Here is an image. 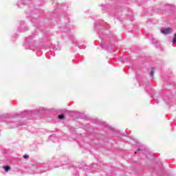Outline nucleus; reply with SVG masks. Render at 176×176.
I'll use <instances>...</instances> for the list:
<instances>
[{"label": "nucleus", "instance_id": "nucleus-1", "mask_svg": "<svg viewBox=\"0 0 176 176\" xmlns=\"http://www.w3.org/2000/svg\"><path fill=\"white\" fill-rule=\"evenodd\" d=\"M94 28L98 31V35L102 41L100 43V47L112 53V47L115 46L116 38L113 33L109 31V25L102 20H99L95 23Z\"/></svg>", "mask_w": 176, "mask_h": 176}, {"label": "nucleus", "instance_id": "nucleus-2", "mask_svg": "<svg viewBox=\"0 0 176 176\" xmlns=\"http://www.w3.org/2000/svg\"><path fill=\"white\" fill-rule=\"evenodd\" d=\"M61 166H64L65 168H69L72 175L73 176H79V174H80V170L85 171V170H88L90 171V173H96L97 170H101L100 168V166L97 165V164H93L92 165L89 166H87L85 162H82L80 164H78L76 166L74 165H69L67 164H55L54 167H61Z\"/></svg>", "mask_w": 176, "mask_h": 176}, {"label": "nucleus", "instance_id": "nucleus-3", "mask_svg": "<svg viewBox=\"0 0 176 176\" xmlns=\"http://www.w3.org/2000/svg\"><path fill=\"white\" fill-rule=\"evenodd\" d=\"M58 27L60 31L66 34L67 36L71 39L72 43H73V45H75L80 49H86V46L82 45L80 41L78 40L76 36L74 35V25H71L65 22L63 23H58Z\"/></svg>", "mask_w": 176, "mask_h": 176}, {"label": "nucleus", "instance_id": "nucleus-4", "mask_svg": "<svg viewBox=\"0 0 176 176\" xmlns=\"http://www.w3.org/2000/svg\"><path fill=\"white\" fill-rule=\"evenodd\" d=\"M50 164L49 163H43V164H37L34 168L33 170L30 173V174H42V173H46V171H49L50 168Z\"/></svg>", "mask_w": 176, "mask_h": 176}, {"label": "nucleus", "instance_id": "nucleus-5", "mask_svg": "<svg viewBox=\"0 0 176 176\" xmlns=\"http://www.w3.org/2000/svg\"><path fill=\"white\" fill-rule=\"evenodd\" d=\"M35 38V34H32V35L29 36L26 38L25 41L24 43V47L25 49H29L30 50H33L35 52L38 49H36V41L34 40Z\"/></svg>", "mask_w": 176, "mask_h": 176}, {"label": "nucleus", "instance_id": "nucleus-6", "mask_svg": "<svg viewBox=\"0 0 176 176\" xmlns=\"http://www.w3.org/2000/svg\"><path fill=\"white\" fill-rule=\"evenodd\" d=\"M43 112H46V109L44 107H40L39 109H36L33 111L25 110L20 114H18L17 116L19 118H28V116H32V115H35V113H43Z\"/></svg>", "mask_w": 176, "mask_h": 176}, {"label": "nucleus", "instance_id": "nucleus-7", "mask_svg": "<svg viewBox=\"0 0 176 176\" xmlns=\"http://www.w3.org/2000/svg\"><path fill=\"white\" fill-rule=\"evenodd\" d=\"M130 143L132 145L136 146L137 151L134 152L135 155H137V153H145L146 152V148H145V146L142 145L138 142H135V140H131Z\"/></svg>", "mask_w": 176, "mask_h": 176}, {"label": "nucleus", "instance_id": "nucleus-8", "mask_svg": "<svg viewBox=\"0 0 176 176\" xmlns=\"http://www.w3.org/2000/svg\"><path fill=\"white\" fill-rule=\"evenodd\" d=\"M8 127L10 129H14L19 127V126H24V122H17L16 118H10V121L7 123Z\"/></svg>", "mask_w": 176, "mask_h": 176}, {"label": "nucleus", "instance_id": "nucleus-9", "mask_svg": "<svg viewBox=\"0 0 176 176\" xmlns=\"http://www.w3.org/2000/svg\"><path fill=\"white\" fill-rule=\"evenodd\" d=\"M28 30V28L25 25V22L21 21V25L18 28L19 32H24Z\"/></svg>", "mask_w": 176, "mask_h": 176}, {"label": "nucleus", "instance_id": "nucleus-10", "mask_svg": "<svg viewBox=\"0 0 176 176\" xmlns=\"http://www.w3.org/2000/svg\"><path fill=\"white\" fill-rule=\"evenodd\" d=\"M44 49H53L54 50H60V47H58V45L56 46H54V45L52 43H49V45H47L46 47H44Z\"/></svg>", "mask_w": 176, "mask_h": 176}, {"label": "nucleus", "instance_id": "nucleus-11", "mask_svg": "<svg viewBox=\"0 0 176 176\" xmlns=\"http://www.w3.org/2000/svg\"><path fill=\"white\" fill-rule=\"evenodd\" d=\"M53 5L54 6H56V9H65V8H68V4L65 3L62 4L58 3L56 6V3H53Z\"/></svg>", "mask_w": 176, "mask_h": 176}, {"label": "nucleus", "instance_id": "nucleus-12", "mask_svg": "<svg viewBox=\"0 0 176 176\" xmlns=\"http://www.w3.org/2000/svg\"><path fill=\"white\" fill-rule=\"evenodd\" d=\"M31 22L32 23L33 25H34L35 27H39V24H41V23H39V19L36 18H32L31 19Z\"/></svg>", "mask_w": 176, "mask_h": 176}, {"label": "nucleus", "instance_id": "nucleus-13", "mask_svg": "<svg viewBox=\"0 0 176 176\" xmlns=\"http://www.w3.org/2000/svg\"><path fill=\"white\" fill-rule=\"evenodd\" d=\"M164 100L166 104H170L173 101V98L172 97L166 96V97L164 98Z\"/></svg>", "mask_w": 176, "mask_h": 176}, {"label": "nucleus", "instance_id": "nucleus-14", "mask_svg": "<svg viewBox=\"0 0 176 176\" xmlns=\"http://www.w3.org/2000/svg\"><path fill=\"white\" fill-rule=\"evenodd\" d=\"M162 34H164V35H167L168 34H170V28H166L161 30Z\"/></svg>", "mask_w": 176, "mask_h": 176}, {"label": "nucleus", "instance_id": "nucleus-15", "mask_svg": "<svg viewBox=\"0 0 176 176\" xmlns=\"http://www.w3.org/2000/svg\"><path fill=\"white\" fill-rule=\"evenodd\" d=\"M142 82L141 85L144 86V90H147V88L149 87V82H144V80Z\"/></svg>", "mask_w": 176, "mask_h": 176}, {"label": "nucleus", "instance_id": "nucleus-16", "mask_svg": "<svg viewBox=\"0 0 176 176\" xmlns=\"http://www.w3.org/2000/svg\"><path fill=\"white\" fill-rule=\"evenodd\" d=\"M2 168L4 169V171H6V173H8V171H10V170H11L10 166H9V165L3 166L2 167Z\"/></svg>", "mask_w": 176, "mask_h": 176}, {"label": "nucleus", "instance_id": "nucleus-17", "mask_svg": "<svg viewBox=\"0 0 176 176\" xmlns=\"http://www.w3.org/2000/svg\"><path fill=\"white\" fill-rule=\"evenodd\" d=\"M108 7H109V6L107 4L102 5V12H108Z\"/></svg>", "mask_w": 176, "mask_h": 176}, {"label": "nucleus", "instance_id": "nucleus-18", "mask_svg": "<svg viewBox=\"0 0 176 176\" xmlns=\"http://www.w3.org/2000/svg\"><path fill=\"white\" fill-rule=\"evenodd\" d=\"M58 119L60 120H64V119H65V115L64 113L58 115Z\"/></svg>", "mask_w": 176, "mask_h": 176}, {"label": "nucleus", "instance_id": "nucleus-19", "mask_svg": "<svg viewBox=\"0 0 176 176\" xmlns=\"http://www.w3.org/2000/svg\"><path fill=\"white\" fill-rule=\"evenodd\" d=\"M154 69H155L154 67H151V70L150 72V76H151V79H153V74H155Z\"/></svg>", "mask_w": 176, "mask_h": 176}, {"label": "nucleus", "instance_id": "nucleus-20", "mask_svg": "<svg viewBox=\"0 0 176 176\" xmlns=\"http://www.w3.org/2000/svg\"><path fill=\"white\" fill-rule=\"evenodd\" d=\"M28 2H30V0H21L20 1V4L21 5H27V3H28Z\"/></svg>", "mask_w": 176, "mask_h": 176}, {"label": "nucleus", "instance_id": "nucleus-21", "mask_svg": "<svg viewBox=\"0 0 176 176\" xmlns=\"http://www.w3.org/2000/svg\"><path fill=\"white\" fill-rule=\"evenodd\" d=\"M60 21H64L65 19H68V16H67V14H63L60 16Z\"/></svg>", "mask_w": 176, "mask_h": 176}, {"label": "nucleus", "instance_id": "nucleus-22", "mask_svg": "<svg viewBox=\"0 0 176 176\" xmlns=\"http://www.w3.org/2000/svg\"><path fill=\"white\" fill-rule=\"evenodd\" d=\"M36 12H34V11H31L30 14L29 15H27V17H32L33 15L36 14Z\"/></svg>", "mask_w": 176, "mask_h": 176}, {"label": "nucleus", "instance_id": "nucleus-23", "mask_svg": "<svg viewBox=\"0 0 176 176\" xmlns=\"http://www.w3.org/2000/svg\"><path fill=\"white\" fill-rule=\"evenodd\" d=\"M161 100H163V98H162V97H159L158 99L155 100L156 104H159V102H160Z\"/></svg>", "mask_w": 176, "mask_h": 176}, {"label": "nucleus", "instance_id": "nucleus-24", "mask_svg": "<svg viewBox=\"0 0 176 176\" xmlns=\"http://www.w3.org/2000/svg\"><path fill=\"white\" fill-rule=\"evenodd\" d=\"M172 42L173 43H176V33L174 34V37H173V38L172 40Z\"/></svg>", "mask_w": 176, "mask_h": 176}, {"label": "nucleus", "instance_id": "nucleus-25", "mask_svg": "<svg viewBox=\"0 0 176 176\" xmlns=\"http://www.w3.org/2000/svg\"><path fill=\"white\" fill-rule=\"evenodd\" d=\"M154 46H155V47H157V45H159V41H155L153 42Z\"/></svg>", "mask_w": 176, "mask_h": 176}, {"label": "nucleus", "instance_id": "nucleus-26", "mask_svg": "<svg viewBox=\"0 0 176 176\" xmlns=\"http://www.w3.org/2000/svg\"><path fill=\"white\" fill-rule=\"evenodd\" d=\"M28 157H30V156L28 155H27V154H25L23 155V159H28Z\"/></svg>", "mask_w": 176, "mask_h": 176}, {"label": "nucleus", "instance_id": "nucleus-27", "mask_svg": "<svg viewBox=\"0 0 176 176\" xmlns=\"http://www.w3.org/2000/svg\"><path fill=\"white\" fill-rule=\"evenodd\" d=\"M49 138L51 140V141H52V138H54V135L50 136Z\"/></svg>", "mask_w": 176, "mask_h": 176}, {"label": "nucleus", "instance_id": "nucleus-28", "mask_svg": "<svg viewBox=\"0 0 176 176\" xmlns=\"http://www.w3.org/2000/svg\"><path fill=\"white\" fill-rule=\"evenodd\" d=\"M17 6H18L19 8H21V6L20 5V3H18V4H17Z\"/></svg>", "mask_w": 176, "mask_h": 176}, {"label": "nucleus", "instance_id": "nucleus-29", "mask_svg": "<svg viewBox=\"0 0 176 176\" xmlns=\"http://www.w3.org/2000/svg\"><path fill=\"white\" fill-rule=\"evenodd\" d=\"M109 175L112 176V175L111 173H109Z\"/></svg>", "mask_w": 176, "mask_h": 176}, {"label": "nucleus", "instance_id": "nucleus-30", "mask_svg": "<svg viewBox=\"0 0 176 176\" xmlns=\"http://www.w3.org/2000/svg\"><path fill=\"white\" fill-rule=\"evenodd\" d=\"M54 12H57V10H55V11H54Z\"/></svg>", "mask_w": 176, "mask_h": 176}, {"label": "nucleus", "instance_id": "nucleus-31", "mask_svg": "<svg viewBox=\"0 0 176 176\" xmlns=\"http://www.w3.org/2000/svg\"><path fill=\"white\" fill-rule=\"evenodd\" d=\"M164 82H166V80H165V79H164Z\"/></svg>", "mask_w": 176, "mask_h": 176}]
</instances>
